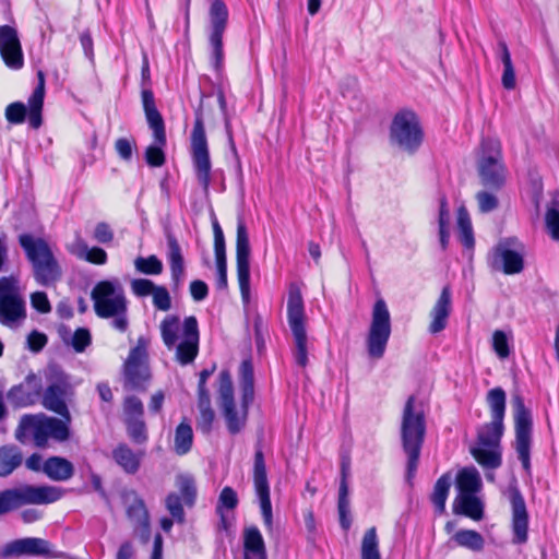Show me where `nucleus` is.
<instances>
[{"label":"nucleus","mask_w":559,"mask_h":559,"mask_svg":"<svg viewBox=\"0 0 559 559\" xmlns=\"http://www.w3.org/2000/svg\"><path fill=\"white\" fill-rule=\"evenodd\" d=\"M486 401L490 409L491 419L503 421L507 401L504 390L500 386L489 390L486 396Z\"/></svg>","instance_id":"ea45409f"},{"label":"nucleus","mask_w":559,"mask_h":559,"mask_svg":"<svg viewBox=\"0 0 559 559\" xmlns=\"http://www.w3.org/2000/svg\"><path fill=\"white\" fill-rule=\"evenodd\" d=\"M48 338L46 334L36 330L32 331L27 336V345L29 350L34 353L40 352L47 344Z\"/></svg>","instance_id":"338daca9"},{"label":"nucleus","mask_w":559,"mask_h":559,"mask_svg":"<svg viewBox=\"0 0 559 559\" xmlns=\"http://www.w3.org/2000/svg\"><path fill=\"white\" fill-rule=\"evenodd\" d=\"M123 421L143 419L144 406L135 395L126 396L122 404Z\"/></svg>","instance_id":"3c124183"},{"label":"nucleus","mask_w":559,"mask_h":559,"mask_svg":"<svg viewBox=\"0 0 559 559\" xmlns=\"http://www.w3.org/2000/svg\"><path fill=\"white\" fill-rule=\"evenodd\" d=\"M179 318L177 316H167L160 323V335L165 346L171 349L178 341Z\"/></svg>","instance_id":"a18cd8bd"},{"label":"nucleus","mask_w":559,"mask_h":559,"mask_svg":"<svg viewBox=\"0 0 559 559\" xmlns=\"http://www.w3.org/2000/svg\"><path fill=\"white\" fill-rule=\"evenodd\" d=\"M32 306L40 313H48L51 310L47 294L44 292H35L31 296Z\"/></svg>","instance_id":"774afa93"},{"label":"nucleus","mask_w":559,"mask_h":559,"mask_svg":"<svg viewBox=\"0 0 559 559\" xmlns=\"http://www.w3.org/2000/svg\"><path fill=\"white\" fill-rule=\"evenodd\" d=\"M51 545L48 540L38 537H26L8 543L3 550V557L33 555L49 556Z\"/></svg>","instance_id":"393cba45"},{"label":"nucleus","mask_w":559,"mask_h":559,"mask_svg":"<svg viewBox=\"0 0 559 559\" xmlns=\"http://www.w3.org/2000/svg\"><path fill=\"white\" fill-rule=\"evenodd\" d=\"M130 440L135 444H144L148 439L147 428L144 419L123 421Z\"/></svg>","instance_id":"8fccbe9b"},{"label":"nucleus","mask_w":559,"mask_h":559,"mask_svg":"<svg viewBox=\"0 0 559 559\" xmlns=\"http://www.w3.org/2000/svg\"><path fill=\"white\" fill-rule=\"evenodd\" d=\"M243 559H267L265 543L257 526L243 531Z\"/></svg>","instance_id":"c756f323"},{"label":"nucleus","mask_w":559,"mask_h":559,"mask_svg":"<svg viewBox=\"0 0 559 559\" xmlns=\"http://www.w3.org/2000/svg\"><path fill=\"white\" fill-rule=\"evenodd\" d=\"M477 171L484 187L498 191L504 186L507 168L503 164L501 143L498 139H483Z\"/></svg>","instance_id":"6e6552de"},{"label":"nucleus","mask_w":559,"mask_h":559,"mask_svg":"<svg viewBox=\"0 0 559 559\" xmlns=\"http://www.w3.org/2000/svg\"><path fill=\"white\" fill-rule=\"evenodd\" d=\"M143 451H133L127 443H119L111 453L112 460L127 474L134 475L141 466Z\"/></svg>","instance_id":"c85d7f7f"},{"label":"nucleus","mask_w":559,"mask_h":559,"mask_svg":"<svg viewBox=\"0 0 559 559\" xmlns=\"http://www.w3.org/2000/svg\"><path fill=\"white\" fill-rule=\"evenodd\" d=\"M0 55L7 67L19 70L24 64V57L19 37H0Z\"/></svg>","instance_id":"2f4dec72"},{"label":"nucleus","mask_w":559,"mask_h":559,"mask_svg":"<svg viewBox=\"0 0 559 559\" xmlns=\"http://www.w3.org/2000/svg\"><path fill=\"white\" fill-rule=\"evenodd\" d=\"M479 211L481 213H489L498 207V199L495 194L488 191H479L476 194Z\"/></svg>","instance_id":"e2e57ef3"},{"label":"nucleus","mask_w":559,"mask_h":559,"mask_svg":"<svg viewBox=\"0 0 559 559\" xmlns=\"http://www.w3.org/2000/svg\"><path fill=\"white\" fill-rule=\"evenodd\" d=\"M176 485L180 495L169 492L165 499V507L173 518H163L160 520V527L165 532H169L171 530L174 521L179 524H183L186 521L183 504L188 508H192L197 500V486L193 477L183 474L178 475Z\"/></svg>","instance_id":"ddd939ff"},{"label":"nucleus","mask_w":559,"mask_h":559,"mask_svg":"<svg viewBox=\"0 0 559 559\" xmlns=\"http://www.w3.org/2000/svg\"><path fill=\"white\" fill-rule=\"evenodd\" d=\"M238 504L237 492L231 487H224L219 493L217 512H222V508L233 510Z\"/></svg>","instance_id":"bf43d9fd"},{"label":"nucleus","mask_w":559,"mask_h":559,"mask_svg":"<svg viewBox=\"0 0 559 559\" xmlns=\"http://www.w3.org/2000/svg\"><path fill=\"white\" fill-rule=\"evenodd\" d=\"M453 512L479 521L484 516V506L475 495H457L453 502Z\"/></svg>","instance_id":"473e14b6"},{"label":"nucleus","mask_w":559,"mask_h":559,"mask_svg":"<svg viewBox=\"0 0 559 559\" xmlns=\"http://www.w3.org/2000/svg\"><path fill=\"white\" fill-rule=\"evenodd\" d=\"M165 146L166 143L160 144L156 140H154V143L146 147L144 157L147 165H150L151 167H160L165 164Z\"/></svg>","instance_id":"864d4df0"},{"label":"nucleus","mask_w":559,"mask_h":559,"mask_svg":"<svg viewBox=\"0 0 559 559\" xmlns=\"http://www.w3.org/2000/svg\"><path fill=\"white\" fill-rule=\"evenodd\" d=\"M239 383L241 389V412L236 409L234 386L230 372L222 370L218 377V401L230 435L239 433L246 426L248 408L254 399V377L251 360L246 359L239 367Z\"/></svg>","instance_id":"f257e3e1"},{"label":"nucleus","mask_w":559,"mask_h":559,"mask_svg":"<svg viewBox=\"0 0 559 559\" xmlns=\"http://www.w3.org/2000/svg\"><path fill=\"white\" fill-rule=\"evenodd\" d=\"M21 449L13 444L0 447V477L10 476L23 463Z\"/></svg>","instance_id":"72a5a7b5"},{"label":"nucleus","mask_w":559,"mask_h":559,"mask_svg":"<svg viewBox=\"0 0 559 559\" xmlns=\"http://www.w3.org/2000/svg\"><path fill=\"white\" fill-rule=\"evenodd\" d=\"M62 338L66 343H69L64 335H62ZM91 332L86 328L76 329L70 338V344L76 353H83L91 345Z\"/></svg>","instance_id":"6e6d98bb"},{"label":"nucleus","mask_w":559,"mask_h":559,"mask_svg":"<svg viewBox=\"0 0 559 559\" xmlns=\"http://www.w3.org/2000/svg\"><path fill=\"white\" fill-rule=\"evenodd\" d=\"M70 251L79 259L85 260L93 264L103 265L107 262V253L99 247L90 248L82 239H76Z\"/></svg>","instance_id":"4c0bfd02"},{"label":"nucleus","mask_w":559,"mask_h":559,"mask_svg":"<svg viewBox=\"0 0 559 559\" xmlns=\"http://www.w3.org/2000/svg\"><path fill=\"white\" fill-rule=\"evenodd\" d=\"M66 493L61 487L50 485H23L0 491V515L26 504H49Z\"/></svg>","instance_id":"423d86ee"},{"label":"nucleus","mask_w":559,"mask_h":559,"mask_svg":"<svg viewBox=\"0 0 559 559\" xmlns=\"http://www.w3.org/2000/svg\"><path fill=\"white\" fill-rule=\"evenodd\" d=\"M497 57L503 64V73L501 76L502 86L506 90H513L515 87V71L511 59V53L504 41L498 43Z\"/></svg>","instance_id":"58836bf2"},{"label":"nucleus","mask_w":559,"mask_h":559,"mask_svg":"<svg viewBox=\"0 0 559 559\" xmlns=\"http://www.w3.org/2000/svg\"><path fill=\"white\" fill-rule=\"evenodd\" d=\"M452 310V293L450 286H444L436 304L430 311L429 332L438 334L443 331L448 324V318Z\"/></svg>","instance_id":"bb28decb"},{"label":"nucleus","mask_w":559,"mask_h":559,"mask_svg":"<svg viewBox=\"0 0 559 559\" xmlns=\"http://www.w3.org/2000/svg\"><path fill=\"white\" fill-rule=\"evenodd\" d=\"M26 318L25 302L19 294L14 277H0V323L15 329Z\"/></svg>","instance_id":"f3484780"},{"label":"nucleus","mask_w":559,"mask_h":559,"mask_svg":"<svg viewBox=\"0 0 559 559\" xmlns=\"http://www.w3.org/2000/svg\"><path fill=\"white\" fill-rule=\"evenodd\" d=\"M199 353V325L195 317L185 318L182 325V340L176 346V358L186 366L194 361Z\"/></svg>","instance_id":"5701e85b"},{"label":"nucleus","mask_w":559,"mask_h":559,"mask_svg":"<svg viewBox=\"0 0 559 559\" xmlns=\"http://www.w3.org/2000/svg\"><path fill=\"white\" fill-rule=\"evenodd\" d=\"M200 415L197 420V428L203 435H209L212 430V425L215 418L214 411L211 407V403L202 404L198 403Z\"/></svg>","instance_id":"603ef678"},{"label":"nucleus","mask_w":559,"mask_h":559,"mask_svg":"<svg viewBox=\"0 0 559 559\" xmlns=\"http://www.w3.org/2000/svg\"><path fill=\"white\" fill-rule=\"evenodd\" d=\"M156 286L154 282L147 278H135L131 282V290L138 297L152 296Z\"/></svg>","instance_id":"0e129e2a"},{"label":"nucleus","mask_w":559,"mask_h":559,"mask_svg":"<svg viewBox=\"0 0 559 559\" xmlns=\"http://www.w3.org/2000/svg\"><path fill=\"white\" fill-rule=\"evenodd\" d=\"M425 436V413L420 406H416L415 396L411 395L404 405L401 420V442L407 456V481H411L416 474Z\"/></svg>","instance_id":"f03ea898"},{"label":"nucleus","mask_w":559,"mask_h":559,"mask_svg":"<svg viewBox=\"0 0 559 559\" xmlns=\"http://www.w3.org/2000/svg\"><path fill=\"white\" fill-rule=\"evenodd\" d=\"M134 267L139 273L145 275H159L164 270L162 260L155 254L138 257L134 260Z\"/></svg>","instance_id":"49530a36"},{"label":"nucleus","mask_w":559,"mask_h":559,"mask_svg":"<svg viewBox=\"0 0 559 559\" xmlns=\"http://www.w3.org/2000/svg\"><path fill=\"white\" fill-rule=\"evenodd\" d=\"M456 221L461 242L464 247L472 248L474 246L473 227L469 214L464 206L457 209Z\"/></svg>","instance_id":"c03bdc74"},{"label":"nucleus","mask_w":559,"mask_h":559,"mask_svg":"<svg viewBox=\"0 0 559 559\" xmlns=\"http://www.w3.org/2000/svg\"><path fill=\"white\" fill-rule=\"evenodd\" d=\"M545 224L550 237L559 241V193L552 199V205L547 209Z\"/></svg>","instance_id":"09e8293b"},{"label":"nucleus","mask_w":559,"mask_h":559,"mask_svg":"<svg viewBox=\"0 0 559 559\" xmlns=\"http://www.w3.org/2000/svg\"><path fill=\"white\" fill-rule=\"evenodd\" d=\"M215 366L212 369H203L199 374V383H198V403L206 404L211 403L210 393L206 389V381L210 376L214 372Z\"/></svg>","instance_id":"69168bd1"},{"label":"nucleus","mask_w":559,"mask_h":559,"mask_svg":"<svg viewBox=\"0 0 559 559\" xmlns=\"http://www.w3.org/2000/svg\"><path fill=\"white\" fill-rule=\"evenodd\" d=\"M287 321L294 337V359L296 365H308V337L306 332V313L301 292L296 284H290L287 299Z\"/></svg>","instance_id":"1a4fd4ad"},{"label":"nucleus","mask_w":559,"mask_h":559,"mask_svg":"<svg viewBox=\"0 0 559 559\" xmlns=\"http://www.w3.org/2000/svg\"><path fill=\"white\" fill-rule=\"evenodd\" d=\"M211 59L213 67L219 71L224 62V51L222 37H211L210 39Z\"/></svg>","instance_id":"052dcab7"},{"label":"nucleus","mask_w":559,"mask_h":559,"mask_svg":"<svg viewBox=\"0 0 559 559\" xmlns=\"http://www.w3.org/2000/svg\"><path fill=\"white\" fill-rule=\"evenodd\" d=\"M453 540L461 547L471 549L473 551H479L484 548V537L480 533L474 530H460L454 536Z\"/></svg>","instance_id":"37998d69"},{"label":"nucleus","mask_w":559,"mask_h":559,"mask_svg":"<svg viewBox=\"0 0 559 559\" xmlns=\"http://www.w3.org/2000/svg\"><path fill=\"white\" fill-rule=\"evenodd\" d=\"M211 35H223L228 22V9L223 0H214L209 11Z\"/></svg>","instance_id":"e433bc0d"},{"label":"nucleus","mask_w":559,"mask_h":559,"mask_svg":"<svg viewBox=\"0 0 559 559\" xmlns=\"http://www.w3.org/2000/svg\"><path fill=\"white\" fill-rule=\"evenodd\" d=\"M190 152L197 180L204 192H207L211 185L212 163L204 121L200 110L195 112L193 129L190 136Z\"/></svg>","instance_id":"9b49d317"},{"label":"nucleus","mask_w":559,"mask_h":559,"mask_svg":"<svg viewBox=\"0 0 559 559\" xmlns=\"http://www.w3.org/2000/svg\"><path fill=\"white\" fill-rule=\"evenodd\" d=\"M236 267L237 278L245 306L250 302V243L247 227L242 219H238L236 237Z\"/></svg>","instance_id":"aec40b11"},{"label":"nucleus","mask_w":559,"mask_h":559,"mask_svg":"<svg viewBox=\"0 0 559 559\" xmlns=\"http://www.w3.org/2000/svg\"><path fill=\"white\" fill-rule=\"evenodd\" d=\"M213 234L215 261H227L224 233L216 219L213 222Z\"/></svg>","instance_id":"13d9d810"},{"label":"nucleus","mask_w":559,"mask_h":559,"mask_svg":"<svg viewBox=\"0 0 559 559\" xmlns=\"http://www.w3.org/2000/svg\"><path fill=\"white\" fill-rule=\"evenodd\" d=\"M70 423L44 414L24 415L15 430V439L25 443L32 437L37 448H46L49 439L63 442L70 438Z\"/></svg>","instance_id":"7ed1b4c3"},{"label":"nucleus","mask_w":559,"mask_h":559,"mask_svg":"<svg viewBox=\"0 0 559 559\" xmlns=\"http://www.w3.org/2000/svg\"><path fill=\"white\" fill-rule=\"evenodd\" d=\"M127 515L134 525L145 523L150 520L145 503L140 498H135L133 502L129 504Z\"/></svg>","instance_id":"5fc2aeb1"},{"label":"nucleus","mask_w":559,"mask_h":559,"mask_svg":"<svg viewBox=\"0 0 559 559\" xmlns=\"http://www.w3.org/2000/svg\"><path fill=\"white\" fill-rule=\"evenodd\" d=\"M504 431L503 421L491 419L478 427L476 442L469 452L484 468L496 469L501 466L500 441Z\"/></svg>","instance_id":"0eeeda50"},{"label":"nucleus","mask_w":559,"mask_h":559,"mask_svg":"<svg viewBox=\"0 0 559 559\" xmlns=\"http://www.w3.org/2000/svg\"><path fill=\"white\" fill-rule=\"evenodd\" d=\"M391 336V316L384 299L376 300L371 323L366 337L367 354L372 359H381Z\"/></svg>","instance_id":"f8f14e48"},{"label":"nucleus","mask_w":559,"mask_h":559,"mask_svg":"<svg viewBox=\"0 0 559 559\" xmlns=\"http://www.w3.org/2000/svg\"><path fill=\"white\" fill-rule=\"evenodd\" d=\"M167 240V259L170 269L171 288L174 292L179 290L185 278V260L181 252V247L175 235L168 233Z\"/></svg>","instance_id":"cd10ccee"},{"label":"nucleus","mask_w":559,"mask_h":559,"mask_svg":"<svg viewBox=\"0 0 559 559\" xmlns=\"http://www.w3.org/2000/svg\"><path fill=\"white\" fill-rule=\"evenodd\" d=\"M391 142L403 151L414 154L423 143L424 133L418 117L412 110H400L390 127Z\"/></svg>","instance_id":"4468645a"},{"label":"nucleus","mask_w":559,"mask_h":559,"mask_svg":"<svg viewBox=\"0 0 559 559\" xmlns=\"http://www.w3.org/2000/svg\"><path fill=\"white\" fill-rule=\"evenodd\" d=\"M492 347L499 358L504 359L510 355L508 337L502 331H495L492 335Z\"/></svg>","instance_id":"680f3d73"},{"label":"nucleus","mask_w":559,"mask_h":559,"mask_svg":"<svg viewBox=\"0 0 559 559\" xmlns=\"http://www.w3.org/2000/svg\"><path fill=\"white\" fill-rule=\"evenodd\" d=\"M450 487L451 476L449 474H444L438 478L433 486L431 502L433 503L436 511L440 514L445 511V501L448 499Z\"/></svg>","instance_id":"a19ab883"},{"label":"nucleus","mask_w":559,"mask_h":559,"mask_svg":"<svg viewBox=\"0 0 559 559\" xmlns=\"http://www.w3.org/2000/svg\"><path fill=\"white\" fill-rule=\"evenodd\" d=\"M43 473L51 480L66 481L74 475V466L66 457L50 456L43 464Z\"/></svg>","instance_id":"7c9ffc66"},{"label":"nucleus","mask_w":559,"mask_h":559,"mask_svg":"<svg viewBox=\"0 0 559 559\" xmlns=\"http://www.w3.org/2000/svg\"><path fill=\"white\" fill-rule=\"evenodd\" d=\"M37 86L27 99V105L22 102L9 104L4 110V117L11 124H21L26 119L32 129L37 130L43 124V107L45 98V74L37 72Z\"/></svg>","instance_id":"9d476101"},{"label":"nucleus","mask_w":559,"mask_h":559,"mask_svg":"<svg viewBox=\"0 0 559 559\" xmlns=\"http://www.w3.org/2000/svg\"><path fill=\"white\" fill-rule=\"evenodd\" d=\"M174 442V449L178 455H185L191 450L193 442V431L188 423L182 421L177 426Z\"/></svg>","instance_id":"79ce46f5"},{"label":"nucleus","mask_w":559,"mask_h":559,"mask_svg":"<svg viewBox=\"0 0 559 559\" xmlns=\"http://www.w3.org/2000/svg\"><path fill=\"white\" fill-rule=\"evenodd\" d=\"M510 503L512 509V542L522 545L528 538V512L525 500L518 488L511 489Z\"/></svg>","instance_id":"b1692460"},{"label":"nucleus","mask_w":559,"mask_h":559,"mask_svg":"<svg viewBox=\"0 0 559 559\" xmlns=\"http://www.w3.org/2000/svg\"><path fill=\"white\" fill-rule=\"evenodd\" d=\"M41 391V379L31 372L25 377L23 382L13 385L7 392V400L14 408L27 407L39 401Z\"/></svg>","instance_id":"4be33fe9"},{"label":"nucleus","mask_w":559,"mask_h":559,"mask_svg":"<svg viewBox=\"0 0 559 559\" xmlns=\"http://www.w3.org/2000/svg\"><path fill=\"white\" fill-rule=\"evenodd\" d=\"M459 495H475L481 488V478L475 467L463 468L456 477Z\"/></svg>","instance_id":"c9c22d12"},{"label":"nucleus","mask_w":559,"mask_h":559,"mask_svg":"<svg viewBox=\"0 0 559 559\" xmlns=\"http://www.w3.org/2000/svg\"><path fill=\"white\" fill-rule=\"evenodd\" d=\"M92 300L97 317L112 319L111 326L126 332L129 326L128 300L121 285L102 281L92 290Z\"/></svg>","instance_id":"20e7f679"},{"label":"nucleus","mask_w":559,"mask_h":559,"mask_svg":"<svg viewBox=\"0 0 559 559\" xmlns=\"http://www.w3.org/2000/svg\"><path fill=\"white\" fill-rule=\"evenodd\" d=\"M511 404L514 414L515 451L523 468L528 472L531 468L532 414L520 394L512 395Z\"/></svg>","instance_id":"2eb2a0df"},{"label":"nucleus","mask_w":559,"mask_h":559,"mask_svg":"<svg viewBox=\"0 0 559 559\" xmlns=\"http://www.w3.org/2000/svg\"><path fill=\"white\" fill-rule=\"evenodd\" d=\"M72 394V388L66 374L59 373L48 386L41 391L40 402L41 405L58 414L61 418L71 421V414L69 412L67 400Z\"/></svg>","instance_id":"412c9836"},{"label":"nucleus","mask_w":559,"mask_h":559,"mask_svg":"<svg viewBox=\"0 0 559 559\" xmlns=\"http://www.w3.org/2000/svg\"><path fill=\"white\" fill-rule=\"evenodd\" d=\"M253 486L259 500L263 523L269 532L273 531V512L270 497V485L262 447L257 445L253 461Z\"/></svg>","instance_id":"6ab92c4d"},{"label":"nucleus","mask_w":559,"mask_h":559,"mask_svg":"<svg viewBox=\"0 0 559 559\" xmlns=\"http://www.w3.org/2000/svg\"><path fill=\"white\" fill-rule=\"evenodd\" d=\"M141 98L147 124L153 131V140L160 144L167 143L165 122L156 107L153 92L151 90H143Z\"/></svg>","instance_id":"a878e982"},{"label":"nucleus","mask_w":559,"mask_h":559,"mask_svg":"<svg viewBox=\"0 0 559 559\" xmlns=\"http://www.w3.org/2000/svg\"><path fill=\"white\" fill-rule=\"evenodd\" d=\"M153 306L159 311H168L171 308V297L165 286L157 285L152 294Z\"/></svg>","instance_id":"4d7b16f0"},{"label":"nucleus","mask_w":559,"mask_h":559,"mask_svg":"<svg viewBox=\"0 0 559 559\" xmlns=\"http://www.w3.org/2000/svg\"><path fill=\"white\" fill-rule=\"evenodd\" d=\"M524 245L518 238H503L492 248L489 266L507 275L519 274L524 269Z\"/></svg>","instance_id":"dca6fc26"},{"label":"nucleus","mask_w":559,"mask_h":559,"mask_svg":"<svg viewBox=\"0 0 559 559\" xmlns=\"http://www.w3.org/2000/svg\"><path fill=\"white\" fill-rule=\"evenodd\" d=\"M19 243L32 264L33 275L38 284L49 286L61 277L59 263L45 239L22 234L19 236Z\"/></svg>","instance_id":"39448f33"},{"label":"nucleus","mask_w":559,"mask_h":559,"mask_svg":"<svg viewBox=\"0 0 559 559\" xmlns=\"http://www.w3.org/2000/svg\"><path fill=\"white\" fill-rule=\"evenodd\" d=\"M337 511L341 527L344 531L349 530L352 525V519L348 499V485L346 480V468L344 464L342 466V480L338 488Z\"/></svg>","instance_id":"f704fd0d"},{"label":"nucleus","mask_w":559,"mask_h":559,"mask_svg":"<svg viewBox=\"0 0 559 559\" xmlns=\"http://www.w3.org/2000/svg\"><path fill=\"white\" fill-rule=\"evenodd\" d=\"M361 559H381L376 527L367 530L362 537Z\"/></svg>","instance_id":"de8ad7c7"},{"label":"nucleus","mask_w":559,"mask_h":559,"mask_svg":"<svg viewBox=\"0 0 559 559\" xmlns=\"http://www.w3.org/2000/svg\"><path fill=\"white\" fill-rule=\"evenodd\" d=\"M124 388L144 392L147 390L152 374L147 364L145 341L141 337L133 347L123 365Z\"/></svg>","instance_id":"a211bd4d"}]
</instances>
